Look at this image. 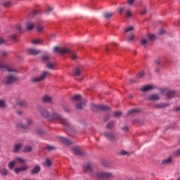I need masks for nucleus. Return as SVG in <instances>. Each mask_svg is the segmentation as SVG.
Segmentation results:
<instances>
[{
	"instance_id": "0e129e2a",
	"label": "nucleus",
	"mask_w": 180,
	"mask_h": 180,
	"mask_svg": "<svg viewBox=\"0 0 180 180\" xmlns=\"http://www.w3.org/2000/svg\"><path fill=\"white\" fill-rule=\"evenodd\" d=\"M109 119H110V116L109 115H105V117H104V121L105 122H108V120H109Z\"/></svg>"
},
{
	"instance_id": "4c0bfd02",
	"label": "nucleus",
	"mask_w": 180,
	"mask_h": 180,
	"mask_svg": "<svg viewBox=\"0 0 180 180\" xmlns=\"http://www.w3.org/2000/svg\"><path fill=\"white\" fill-rule=\"evenodd\" d=\"M51 164H52L51 160L49 158L46 159L45 160L46 167H51Z\"/></svg>"
},
{
	"instance_id": "680f3d73",
	"label": "nucleus",
	"mask_w": 180,
	"mask_h": 180,
	"mask_svg": "<svg viewBox=\"0 0 180 180\" xmlns=\"http://www.w3.org/2000/svg\"><path fill=\"white\" fill-rule=\"evenodd\" d=\"M122 130L123 131H129V127L124 126V127H123L122 128Z\"/></svg>"
},
{
	"instance_id": "37998d69",
	"label": "nucleus",
	"mask_w": 180,
	"mask_h": 180,
	"mask_svg": "<svg viewBox=\"0 0 180 180\" xmlns=\"http://www.w3.org/2000/svg\"><path fill=\"white\" fill-rule=\"evenodd\" d=\"M120 155H130V153L126 150H121L120 153Z\"/></svg>"
},
{
	"instance_id": "473e14b6",
	"label": "nucleus",
	"mask_w": 180,
	"mask_h": 180,
	"mask_svg": "<svg viewBox=\"0 0 180 180\" xmlns=\"http://www.w3.org/2000/svg\"><path fill=\"white\" fill-rule=\"evenodd\" d=\"M0 108L1 109L6 108V103H5V101L0 100Z\"/></svg>"
},
{
	"instance_id": "7c9ffc66",
	"label": "nucleus",
	"mask_w": 180,
	"mask_h": 180,
	"mask_svg": "<svg viewBox=\"0 0 180 180\" xmlns=\"http://www.w3.org/2000/svg\"><path fill=\"white\" fill-rule=\"evenodd\" d=\"M126 40L129 43H131V41H134V34L129 35L128 37H127Z\"/></svg>"
},
{
	"instance_id": "a18cd8bd",
	"label": "nucleus",
	"mask_w": 180,
	"mask_h": 180,
	"mask_svg": "<svg viewBox=\"0 0 180 180\" xmlns=\"http://www.w3.org/2000/svg\"><path fill=\"white\" fill-rule=\"evenodd\" d=\"M11 40H13V41H18V36L16 34H13L11 36Z\"/></svg>"
},
{
	"instance_id": "b1692460",
	"label": "nucleus",
	"mask_w": 180,
	"mask_h": 180,
	"mask_svg": "<svg viewBox=\"0 0 180 180\" xmlns=\"http://www.w3.org/2000/svg\"><path fill=\"white\" fill-rule=\"evenodd\" d=\"M34 29V24L32 22H27V30L30 31Z\"/></svg>"
},
{
	"instance_id": "f257e3e1",
	"label": "nucleus",
	"mask_w": 180,
	"mask_h": 180,
	"mask_svg": "<svg viewBox=\"0 0 180 180\" xmlns=\"http://www.w3.org/2000/svg\"><path fill=\"white\" fill-rule=\"evenodd\" d=\"M0 70L1 71H8L10 73L4 79V83L6 85H12L15 82L19 81V77L16 75L18 70L13 68H11L5 64V62L0 60Z\"/></svg>"
},
{
	"instance_id": "6ab92c4d",
	"label": "nucleus",
	"mask_w": 180,
	"mask_h": 180,
	"mask_svg": "<svg viewBox=\"0 0 180 180\" xmlns=\"http://www.w3.org/2000/svg\"><path fill=\"white\" fill-rule=\"evenodd\" d=\"M167 106H169V103H160L155 105V108L156 109H164V108H167Z\"/></svg>"
},
{
	"instance_id": "4be33fe9",
	"label": "nucleus",
	"mask_w": 180,
	"mask_h": 180,
	"mask_svg": "<svg viewBox=\"0 0 180 180\" xmlns=\"http://www.w3.org/2000/svg\"><path fill=\"white\" fill-rule=\"evenodd\" d=\"M42 101L45 103H51V97L49 96H44L42 98Z\"/></svg>"
},
{
	"instance_id": "f704fd0d",
	"label": "nucleus",
	"mask_w": 180,
	"mask_h": 180,
	"mask_svg": "<svg viewBox=\"0 0 180 180\" xmlns=\"http://www.w3.org/2000/svg\"><path fill=\"white\" fill-rule=\"evenodd\" d=\"M72 101H81V95L79 94H77L75 96H74L73 97H72Z\"/></svg>"
},
{
	"instance_id": "4d7b16f0",
	"label": "nucleus",
	"mask_w": 180,
	"mask_h": 180,
	"mask_svg": "<svg viewBox=\"0 0 180 180\" xmlns=\"http://www.w3.org/2000/svg\"><path fill=\"white\" fill-rule=\"evenodd\" d=\"M115 117H119V116L122 115V112H119V111H116L115 113Z\"/></svg>"
},
{
	"instance_id": "72a5a7b5",
	"label": "nucleus",
	"mask_w": 180,
	"mask_h": 180,
	"mask_svg": "<svg viewBox=\"0 0 180 180\" xmlns=\"http://www.w3.org/2000/svg\"><path fill=\"white\" fill-rule=\"evenodd\" d=\"M55 65H56L53 63L49 62L46 63V68H49V70H53L54 68Z\"/></svg>"
},
{
	"instance_id": "de8ad7c7",
	"label": "nucleus",
	"mask_w": 180,
	"mask_h": 180,
	"mask_svg": "<svg viewBox=\"0 0 180 180\" xmlns=\"http://www.w3.org/2000/svg\"><path fill=\"white\" fill-rule=\"evenodd\" d=\"M4 6L8 8V6H11V1H6L3 3Z\"/></svg>"
},
{
	"instance_id": "39448f33",
	"label": "nucleus",
	"mask_w": 180,
	"mask_h": 180,
	"mask_svg": "<svg viewBox=\"0 0 180 180\" xmlns=\"http://www.w3.org/2000/svg\"><path fill=\"white\" fill-rule=\"evenodd\" d=\"M47 75H49V72L44 71L41 74L40 77H33V78H32L31 81H32V82H34V83L44 81V79H46Z\"/></svg>"
},
{
	"instance_id": "a19ab883",
	"label": "nucleus",
	"mask_w": 180,
	"mask_h": 180,
	"mask_svg": "<svg viewBox=\"0 0 180 180\" xmlns=\"http://www.w3.org/2000/svg\"><path fill=\"white\" fill-rule=\"evenodd\" d=\"M140 43H141V44L142 46H146V44H147V43H148V41L147 39H144V38H142V39H141Z\"/></svg>"
},
{
	"instance_id": "5701e85b",
	"label": "nucleus",
	"mask_w": 180,
	"mask_h": 180,
	"mask_svg": "<svg viewBox=\"0 0 180 180\" xmlns=\"http://www.w3.org/2000/svg\"><path fill=\"white\" fill-rule=\"evenodd\" d=\"M86 105V101L79 103L76 105V109H82Z\"/></svg>"
},
{
	"instance_id": "3c124183",
	"label": "nucleus",
	"mask_w": 180,
	"mask_h": 180,
	"mask_svg": "<svg viewBox=\"0 0 180 180\" xmlns=\"http://www.w3.org/2000/svg\"><path fill=\"white\" fill-rule=\"evenodd\" d=\"M148 11H147V8L144 7L143 8H142L141 10V13L142 15H146Z\"/></svg>"
},
{
	"instance_id": "5fc2aeb1",
	"label": "nucleus",
	"mask_w": 180,
	"mask_h": 180,
	"mask_svg": "<svg viewBox=\"0 0 180 180\" xmlns=\"http://www.w3.org/2000/svg\"><path fill=\"white\" fill-rule=\"evenodd\" d=\"M125 13H126L127 18H130V17L131 16V12L130 11H129V10H127V11L125 12Z\"/></svg>"
},
{
	"instance_id": "ddd939ff",
	"label": "nucleus",
	"mask_w": 180,
	"mask_h": 180,
	"mask_svg": "<svg viewBox=\"0 0 180 180\" xmlns=\"http://www.w3.org/2000/svg\"><path fill=\"white\" fill-rule=\"evenodd\" d=\"M27 53L32 56H36L40 53V51L33 48H30L27 49Z\"/></svg>"
},
{
	"instance_id": "6e6d98bb",
	"label": "nucleus",
	"mask_w": 180,
	"mask_h": 180,
	"mask_svg": "<svg viewBox=\"0 0 180 180\" xmlns=\"http://www.w3.org/2000/svg\"><path fill=\"white\" fill-rule=\"evenodd\" d=\"M51 12H53V8L49 7L47 11H46V15H49Z\"/></svg>"
},
{
	"instance_id": "9b49d317",
	"label": "nucleus",
	"mask_w": 180,
	"mask_h": 180,
	"mask_svg": "<svg viewBox=\"0 0 180 180\" xmlns=\"http://www.w3.org/2000/svg\"><path fill=\"white\" fill-rule=\"evenodd\" d=\"M84 169H86L87 172H92V169L94 168V164L87 162L84 164Z\"/></svg>"
},
{
	"instance_id": "c85d7f7f",
	"label": "nucleus",
	"mask_w": 180,
	"mask_h": 180,
	"mask_svg": "<svg viewBox=\"0 0 180 180\" xmlns=\"http://www.w3.org/2000/svg\"><path fill=\"white\" fill-rule=\"evenodd\" d=\"M23 153H30L32 151V146H26L22 149Z\"/></svg>"
},
{
	"instance_id": "e2e57ef3",
	"label": "nucleus",
	"mask_w": 180,
	"mask_h": 180,
	"mask_svg": "<svg viewBox=\"0 0 180 180\" xmlns=\"http://www.w3.org/2000/svg\"><path fill=\"white\" fill-rule=\"evenodd\" d=\"M138 77L139 78H143V77H144V72H139V75H138Z\"/></svg>"
},
{
	"instance_id": "c9c22d12",
	"label": "nucleus",
	"mask_w": 180,
	"mask_h": 180,
	"mask_svg": "<svg viewBox=\"0 0 180 180\" xmlns=\"http://www.w3.org/2000/svg\"><path fill=\"white\" fill-rule=\"evenodd\" d=\"M138 108H133L131 110H128V115H133V113H137L139 112Z\"/></svg>"
},
{
	"instance_id": "a878e982",
	"label": "nucleus",
	"mask_w": 180,
	"mask_h": 180,
	"mask_svg": "<svg viewBox=\"0 0 180 180\" xmlns=\"http://www.w3.org/2000/svg\"><path fill=\"white\" fill-rule=\"evenodd\" d=\"M0 174L4 176H6L8 175V169L6 168H0Z\"/></svg>"
},
{
	"instance_id": "ea45409f",
	"label": "nucleus",
	"mask_w": 180,
	"mask_h": 180,
	"mask_svg": "<svg viewBox=\"0 0 180 180\" xmlns=\"http://www.w3.org/2000/svg\"><path fill=\"white\" fill-rule=\"evenodd\" d=\"M15 164H16V162H11L8 163V168L9 169H13V168L15 167Z\"/></svg>"
},
{
	"instance_id": "1a4fd4ad",
	"label": "nucleus",
	"mask_w": 180,
	"mask_h": 180,
	"mask_svg": "<svg viewBox=\"0 0 180 180\" xmlns=\"http://www.w3.org/2000/svg\"><path fill=\"white\" fill-rule=\"evenodd\" d=\"M29 167H27V165H24L20 167H17L14 169V172L15 174H19L20 172H23L25 171H27V169Z\"/></svg>"
},
{
	"instance_id": "0eeeda50",
	"label": "nucleus",
	"mask_w": 180,
	"mask_h": 180,
	"mask_svg": "<svg viewBox=\"0 0 180 180\" xmlns=\"http://www.w3.org/2000/svg\"><path fill=\"white\" fill-rule=\"evenodd\" d=\"M32 124H33V120L31 118H26L25 122L21 124V127L22 129H24V130H27Z\"/></svg>"
},
{
	"instance_id": "393cba45",
	"label": "nucleus",
	"mask_w": 180,
	"mask_h": 180,
	"mask_svg": "<svg viewBox=\"0 0 180 180\" xmlns=\"http://www.w3.org/2000/svg\"><path fill=\"white\" fill-rule=\"evenodd\" d=\"M172 162V158L171 156H169V158H167V159L162 160V164H171Z\"/></svg>"
},
{
	"instance_id": "f3484780",
	"label": "nucleus",
	"mask_w": 180,
	"mask_h": 180,
	"mask_svg": "<svg viewBox=\"0 0 180 180\" xmlns=\"http://www.w3.org/2000/svg\"><path fill=\"white\" fill-rule=\"evenodd\" d=\"M72 153L75 155H84V152H82L79 148H73Z\"/></svg>"
},
{
	"instance_id": "412c9836",
	"label": "nucleus",
	"mask_w": 180,
	"mask_h": 180,
	"mask_svg": "<svg viewBox=\"0 0 180 180\" xmlns=\"http://www.w3.org/2000/svg\"><path fill=\"white\" fill-rule=\"evenodd\" d=\"M22 148V143H15L14 146L13 153H19V150Z\"/></svg>"
},
{
	"instance_id": "c756f323",
	"label": "nucleus",
	"mask_w": 180,
	"mask_h": 180,
	"mask_svg": "<svg viewBox=\"0 0 180 180\" xmlns=\"http://www.w3.org/2000/svg\"><path fill=\"white\" fill-rule=\"evenodd\" d=\"M15 161H17L18 162H20V164H25V162H26V160H25L20 157H17L15 158Z\"/></svg>"
},
{
	"instance_id": "c03bdc74",
	"label": "nucleus",
	"mask_w": 180,
	"mask_h": 180,
	"mask_svg": "<svg viewBox=\"0 0 180 180\" xmlns=\"http://www.w3.org/2000/svg\"><path fill=\"white\" fill-rule=\"evenodd\" d=\"M1 56L3 58L7 57L8 56V52H6V51H1Z\"/></svg>"
},
{
	"instance_id": "09e8293b",
	"label": "nucleus",
	"mask_w": 180,
	"mask_h": 180,
	"mask_svg": "<svg viewBox=\"0 0 180 180\" xmlns=\"http://www.w3.org/2000/svg\"><path fill=\"white\" fill-rule=\"evenodd\" d=\"M44 30V27L41 26H37V32H39V33H41V32H43Z\"/></svg>"
},
{
	"instance_id": "423d86ee",
	"label": "nucleus",
	"mask_w": 180,
	"mask_h": 180,
	"mask_svg": "<svg viewBox=\"0 0 180 180\" xmlns=\"http://www.w3.org/2000/svg\"><path fill=\"white\" fill-rule=\"evenodd\" d=\"M103 136L110 141H116V135L112 131H105Z\"/></svg>"
},
{
	"instance_id": "49530a36",
	"label": "nucleus",
	"mask_w": 180,
	"mask_h": 180,
	"mask_svg": "<svg viewBox=\"0 0 180 180\" xmlns=\"http://www.w3.org/2000/svg\"><path fill=\"white\" fill-rule=\"evenodd\" d=\"M173 155H176V156H177V157H179V156H180V148L176 150L173 153Z\"/></svg>"
},
{
	"instance_id": "20e7f679",
	"label": "nucleus",
	"mask_w": 180,
	"mask_h": 180,
	"mask_svg": "<svg viewBox=\"0 0 180 180\" xmlns=\"http://www.w3.org/2000/svg\"><path fill=\"white\" fill-rule=\"evenodd\" d=\"M37 112H39L41 117H44V119H47V120L50 119V112H49V110H47L44 107L38 106Z\"/></svg>"
},
{
	"instance_id": "8fccbe9b",
	"label": "nucleus",
	"mask_w": 180,
	"mask_h": 180,
	"mask_svg": "<svg viewBox=\"0 0 180 180\" xmlns=\"http://www.w3.org/2000/svg\"><path fill=\"white\" fill-rule=\"evenodd\" d=\"M148 39L149 40H155V35L150 34L148 35Z\"/></svg>"
},
{
	"instance_id": "2eb2a0df",
	"label": "nucleus",
	"mask_w": 180,
	"mask_h": 180,
	"mask_svg": "<svg viewBox=\"0 0 180 180\" xmlns=\"http://www.w3.org/2000/svg\"><path fill=\"white\" fill-rule=\"evenodd\" d=\"M94 108L98 110H109V107L105 105H94Z\"/></svg>"
},
{
	"instance_id": "6e6552de",
	"label": "nucleus",
	"mask_w": 180,
	"mask_h": 180,
	"mask_svg": "<svg viewBox=\"0 0 180 180\" xmlns=\"http://www.w3.org/2000/svg\"><path fill=\"white\" fill-rule=\"evenodd\" d=\"M82 72V68L77 66L73 70L74 77H80Z\"/></svg>"
},
{
	"instance_id": "864d4df0",
	"label": "nucleus",
	"mask_w": 180,
	"mask_h": 180,
	"mask_svg": "<svg viewBox=\"0 0 180 180\" xmlns=\"http://www.w3.org/2000/svg\"><path fill=\"white\" fill-rule=\"evenodd\" d=\"M134 27H127V28H126L125 29V30H124V32H126V33H127V32H131V30H134Z\"/></svg>"
},
{
	"instance_id": "a211bd4d",
	"label": "nucleus",
	"mask_w": 180,
	"mask_h": 180,
	"mask_svg": "<svg viewBox=\"0 0 180 180\" xmlns=\"http://www.w3.org/2000/svg\"><path fill=\"white\" fill-rule=\"evenodd\" d=\"M60 141L63 143V144H65V146H70V144H72V142L63 136L59 137Z\"/></svg>"
},
{
	"instance_id": "cd10ccee",
	"label": "nucleus",
	"mask_w": 180,
	"mask_h": 180,
	"mask_svg": "<svg viewBox=\"0 0 180 180\" xmlns=\"http://www.w3.org/2000/svg\"><path fill=\"white\" fill-rule=\"evenodd\" d=\"M31 43L32 44H41V43H43V41L40 39H33Z\"/></svg>"
},
{
	"instance_id": "603ef678",
	"label": "nucleus",
	"mask_w": 180,
	"mask_h": 180,
	"mask_svg": "<svg viewBox=\"0 0 180 180\" xmlns=\"http://www.w3.org/2000/svg\"><path fill=\"white\" fill-rule=\"evenodd\" d=\"M71 53L72 60H77L78 58V56L77 55V53L72 52H71Z\"/></svg>"
},
{
	"instance_id": "bf43d9fd",
	"label": "nucleus",
	"mask_w": 180,
	"mask_h": 180,
	"mask_svg": "<svg viewBox=\"0 0 180 180\" xmlns=\"http://www.w3.org/2000/svg\"><path fill=\"white\" fill-rule=\"evenodd\" d=\"M16 29H17V30H18V32H20V33H22V27L20 25H18L17 26H16Z\"/></svg>"
},
{
	"instance_id": "4468645a",
	"label": "nucleus",
	"mask_w": 180,
	"mask_h": 180,
	"mask_svg": "<svg viewBox=\"0 0 180 180\" xmlns=\"http://www.w3.org/2000/svg\"><path fill=\"white\" fill-rule=\"evenodd\" d=\"M148 101H160V95L157 94H151L148 98Z\"/></svg>"
},
{
	"instance_id": "2f4dec72",
	"label": "nucleus",
	"mask_w": 180,
	"mask_h": 180,
	"mask_svg": "<svg viewBox=\"0 0 180 180\" xmlns=\"http://www.w3.org/2000/svg\"><path fill=\"white\" fill-rule=\"evenodd\" d=\"M115 126V122L113 121H110V122L107 123L106 127L107 129H113Z\"/></svg>"
},
{
	"instance_id": "58836bf2",
	"label": "nucleus",
	"mask_w": 180,
	"mask_h": 180,
	"mask_svg": "<svg viewBox=\"0 0 180 180\" xmlns=\"http://www.w3.org/2000/svg\"><path fill=\"white\" fill-rule=\"evenodd\" d=\"M41 60L44 63H47V61H49V60H50V56H44L41 57Z\"/></svg>"
},
{
	"instance_id": "79ce46f5",
	"label": "nucleus",
	"mask_w": 180,
	"mask_h": 180,
	"mask_svg": "<svg viewBox=\"0 0 180 180\" xmlns=\"http://www.w3.org/2000/svg\"><path fill=\"white\" fill-rule=\"evenodd\" d=\"M37 134H39L40 136H41L42 134H44V130H43V129L40 128L37 129Z\"/></svg>"
},
{
	"instance_id": "e433bc0d",
	"label": "nucleus",
	"mask_w": 180,
	"mask_h": 180,
	"mask_svg": "<svg viewBox=\"0 0 180 180\" xmlns=\"http://www.w3.org/2000/svg\"><path fill=\"white\" fill-rule=\"evenodd\" d=\"M18 105H20V106H27V102H26V101L25 100H22L18 101Z\"/></svg>"
},
{
	"instance_id": "69168bd1",
	"label": "nucleus",
	"mask_w": 180,
	"mask_h": 180,
	"mask_svg": "<svg viewBox=\"0 0 180 180\" xmlns=\"http://www.w3.org/2000/svg\"><path fill=\"white\" fill-rule=\"evenodd\" d=\"M47 148H48V150L51 151V150H54V146H48Z\"/></svg>"
},
{
	"instance_id": "052dcab7",
	"label": "nucleus",
	"mask_w": 180,
	"mask_h": 180,
	"mask_svg": "<svg viewBox=\"0 0 180 180\" xmlns=\"http://www.w3.org/2000/svg\"><path fill=\"white\" fill-rule=\"evenodd\" d=\"M165 33V30L164 29H160L158 30V34H164Z\"/></svg>"
},
{
	"instance_id": "9d476101",
	"label": "nucleus",
	"mask_w": 180,
	"mask_h": 180,
	"mask_svg": "<svg viewBox=\"0 0 180 180\" xmlns=\"http://www.w3.org/2000/svg\"><path fill=\"white\" fill-rule=\"evenodd\" d=\"M71 53V49L65 47H62L59 49V54H62V56H64V54H70Z\"/></svg>"
},
{
	"instance_id": "aec40b11",
	"label": "nucleus",
	"mask_w": 180,
	"mask_h": 180,
	"mask_svg": "<svg viewBox=\"0 0 180 180\" xmlns=\"http://www.w3.org/2000/svg\"><path fill=\"white\" fill-rule=\"evenodd\" d=\"M166 96L169 99H172V98H175V91H167Z\"/></svg>"
},
{
	"instance_id": "7ed1b4c3",
	"label": "nucleus",
	"mask_w": 180,
	"mask_h": 180,
	"mask_svg": "<svg viewBox=\"0 0 180 180\" xmlns=\"http://www.w3.org/2000/svg\"><path fill=\"white\" fill-rule=\"evenodd\" d=\"M96 179H110L113 178V174L106 172H98L94 174Z\"/></svg>"
},
{
	"instance_id": "13d9d810",
	"label": "nucleus",
	"mask_w": 180,
	"mask_h": 180,
	"mask_svg": "<svg viewBox=\"0 0 180 180\" xmlns=\"http://www.w3.org/2000/svg\"><path fill=\"white\" fill-rule=\"evenodd\" d=\"M4 43H6V39L0 37V44H4Z\"/></svg>"
},
{
	"instance_id": "338daca9",
	"label": "nucleus",
	"mask_w": 180,
	"mask_h": 180,
	"mask_svg": "<svg viewBox=\"0 0 180 180\" xmlns=\"http://www.w3.org/2000/svg\"><path fill=\"white\" fill-rule=\"evenodd\" d=\"M136 0H128V4L129 5H133V4H134Z\"/></svg>"
},
{
	"instance_id": "f8f14e48",
	"label": "nucleus",
	"mask_w": 180,
	"mask_h": 180,
	"mask_svg": "<svg viewBox=\"0 0 180 180\" xmlns=\"http://www.w3.org/2000/svg\"><path fill=\"white\" fill-rule=\"evenodd\" d=\"M151 89H154V86H153V84H148L142 86V88L141 89V91L142 92H147L148 91H151Z\"/></svg>"
},
{
	"instance_id": "774afa93",
	"label": "nucleus",
	"mask_w": 180,
	"mask_h": 180,
	"mask_svg": "<svg viewBox=\"0 0 180 180\" xmlns=\"http://www.w3.org/2000/svg\"><path fill=\"white\" fill-rule=\"evenodd\" d=\"M175 112H180V106H177L174 108Z\"/></svg>"
},
{
	"instance_id": "dca6fc26",
	"label": "nucleus",
	"mask_w": 180,
	"mask_h": 180,
	"mask_svg": "<svg viewBox=\"0 0 180 180\" xmlns=\"http://www.w3.org/2000/svg\"><path fill=\"white\" fill-rule=\"evenodd\" d=\"M40 166L36 165L30 171V174L32 175H36V174H39L40 172Z\"/></svg>"
},
{
	"instance_id": "f03ea898",
	"label": "nucleus",
	"mask_w": 180,
	"mask_h": 180,
	"mask_svg": "<svg viewBox=\"0 0 180 180\" xmlns=\"http://www.w3.org/2000/svg\"><path fill=\"white\" fill-rule=\"evenodd\" d=\"M57 120L58 122H60L61 124H63V126H66V127H68V129L72 133H81L79 129L71 127V125L70 124V122L68 121V120L63 117L56 112H52L49 116V120Z\"/></svg>"
},
{
	"instance_id": "bb28decb",
	"label": "nucleus",
	"mask_w": 180,
	"mask_h": 180,
	"mask_svg": "<svg viewBox=\"0 0 180 180\" xmlns=\"http://www.w3.org/2000/svg\"><path fill=\"white\" fill-rule=\"evenodd\" d=\"M113 15H115V13H104L103 14V17L105 18V19H110V18H112V16H113Z\"/></svg>"
}]
</instances>
